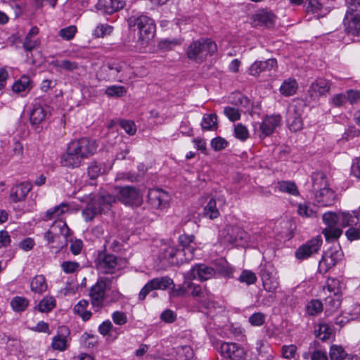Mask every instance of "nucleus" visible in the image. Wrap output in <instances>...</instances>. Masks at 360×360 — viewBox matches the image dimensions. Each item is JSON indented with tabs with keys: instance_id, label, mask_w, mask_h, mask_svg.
I'll return each mask as SVG.
<instances>
[{
	"instance_id": "64",
	"label": "nucleus",
	"mask_w": 360,
	"mask_h": 360,
	"mask_svg": "<svg viewBox=\"0 0 360 360\" xmlns=\"http://www.w3.org/2000/svg\"><path fill=\"white\" fill-rule=\"evenodd\" d=\"M345 235L351 241L360 239V224L357 226L349 227L346 231Z\"/></svg>"
},
{
	"instance_id": "33",
	"label": "nucleus",
	"mask_w": 360,
	"mask_h": 360,
	"mask_svg": "<svg viewBox=\"0 0 360 360\" xmlns=\"http://www.w3.org/2000/svg\"><path fill=\"white\" fill-rule=\"evenodd\" d=\"M194 239L195 237L193 235L182 234L179 237V242L182 246V249L180 250L185 252L187 255H191L193 259L195 257V250L199 248L197 243H195Z\"/></svg>"
},
{
	"instance_id": "11",
	"label": "nucleus",
	"mask_w": 360,
	"mask_h": 360,
	"mask_svg": "<svg viewBox=\"0 0 360 360\" xmlns=\"http://www.w3.org/2000/svg\"><path fill=\"white\" fill-rule=\"evenodd\" d=\"M118 200L126 205L139 207L143 202V196L139 191L132 186L117 187L115 188Z\"/></svg>"
},
{
	"instance_id": "30",
	"label": "nucleus",
	"mask_w": 360,
	"mask_h": 360,
	"mask_svg": "<svg viewBox=\"0 0 360 360\" xmlns=\"http://www.w3.org/2000/svg\"><path fill=\"white\" fill-rule=\"evenodd\" d=\"M124 6V0H98L96 8L105 13L112 14L123 8Z\"/></svg>"
},
{
	"instance_id": "23",
	"label": "nucleus",
	"mask_w": 360,
	"mask_h": 360,
	"mask_svg": "<svg viewBox=\"0 0 360 360\" xmlns=\"http://www.w3.org/2000/svg\"><path fill=\"white\" fill-rule=\"evenodd\" d=\"M276 15L271 11L259 10L253 14L250 18V23L253 27L266 26L271 27L276 21Z\"/></svg>"
},
{
	"instance_id": "41",
	"label": "nucleus",
	"mask_w": 360,
	"mask_h": 360,
	"mask_svg": "<svg viewBox=\"0 0 360 360\" xmlns=\"http://www.w3.org/2000/svg\"><path fill=\"white\" fill-rule=\"evenodd\" d=\"M51 65L58 70L73 71L78 68V64L76 62L68 60H54L51 62Z\"/></svg>"
},
{
	"instance_id": "22",
	"label": "nucleus",
	"mask_w": 360,
	"mask_h": 360,
	"mask_svg": "<svg viewBox=\"0 0 360 360\" xmlns=\"http://www.w3.org/2000/svg\"><path fill=\"white\" fill-rule=\"evenodd\" d=\"M70 330L65 327H61L58 333L52 338L51 347L53 350L64 352L69 347L71 342Z\"/></svg>"
},
{
	"instance_id": "28",
	"label": "nucleus",
	"mask_w": 360,
	"mask_h": 360,
	"mask_svg": "<svg viewBox=\"0 0 360 360\" xmlns=\"http://www.w3.org/2000/svg\"><path fill=\"white\" fill-rule=\"evenodd\" d=\"M286 122L290 130L297 131L302 129L303 122L301 114L297 111L295 105H290L287 110Z\"/></svg>"
},
{
	"instance_id": "38",
	"label": "nucleus",
	"mask_w": 360,
	"mask_h": 360,
	"mask_svg": "<svg viewBox=\"0 0 360 360\" xmlns=\"http://www.w3.org/2000/svg\"><path fill=\"white\" fill-rule=\"evenodd\" d=\"M215 347L224 358L231 359L234 352L233 349L236 348V343L219 341L216 343Z\"/></svg>"
},
{
	"instance_id": "59",
	"label": "nucleus",
	"mask_w": 360,
	"mask_h": 360,
	"mask_svg": "<svg viewBox=\"0 0 360 360\" xmlns=\"http://www.w3.org/2000/svg\"><path fill=\"white\" fill-rule=\"evenodd\" d=\"M81 338L85 347L88 348L94 347L98 342V337L94 334L85 333L82 335Z\"/></svg>"
},
{
	"instance_id": "32",
	"label": "nucleus",
	"mask_w": 360,
	"mask_h": 360,
	"mask_svg": "<svg viewBox=\"0 0 360 360\" xmlns=\"http://www.w3.org/2000/svg\"><path fill=\"white\" fill-rule=\"evenodd\" d=\"M47 108L44 106L40 101H35L30 112V122L32 124H38L46 118Z\"/></svg>"
},
{
	"instance_id": "63",
	"label": "nucleus",
	"mask_w": 360,
	"mask_h": 360,
	"mask_svg": "<svg viewBox=\"0 0 360 360\" xmlns=\"http://www.w3.org/2000/svg\"><path fill=\"white\" fill-rule=\"evenodd\" d=\"M347 96L345 94H338L330 98V103L335 107H340L347 103Z\"/></svg>"
},
{
	"instance_id": "52",
	"label": "nucleus",
	"mask_w": 360,
	"mask_h": 360,
	"mask_svg": "<svg viewBox=\"0 0 360 360\" xmlns=\"http://www.w3.org/2000/svg\"><path fill=\"white\" fill-rule=\"evenodd\" d=\"M340 281L337 278H328L324 290H327L331 295H339L341 288Z\"/></svg>"
},
{
	"instance_id": "9",
	"label": "nucleus",
	"mask_w": 360,
	"mask_h": 360,
	"mask_svg": "<svg viewBox=\"0 0 360 360\" xmlns=\"http://www.w3.org/2000/svg\"><path fill=\"white\" fill-rule=\"evenodd\" d=\"M224 231L226 233V240L230 243L250 245L255 243L251 237L245 231L240 224V222L234 220L226 226Z\"/></svg>"
},
{
	"instance_id": "44",
	"label": "nucleus",
	"mask_w": 360,
	"mask_h": 360,
	"mask_svg": "<svg viewBox=\"0 0 360 360\" xmlns=\"http://www.w3.org/2000/svg\"><path fill=\"white\" fill-rule=\"evenodd\" d=\"M89 302L85 300H80L74 307V311L79 314L84 321L89 320L91 316V313L86 309Z\"/></svg>"
},
{
	"instance_id": "48",
	"label": "nucleus",
	"mask_w": 360,
	"mask_h": 360,
	"mask_svg": "<svg viewBox=\"0 0 360 360\" xmlns=\"http://www.w3.org/2000/svg\"><path fill=\"white\" fill-rule=\"evenodd\" d=\"M346 356L347 353L342 346L333 345L330 347L329 352L330 360H343Z\"/></svg>"
},
{
	"instance_id": "1",
	"label": "nucleus",
	"mask_w": 360,
	"mask_h": 360,
	"mask_svg": "<svg viewBox=\"0 0 360 360\" xmlns=\"http://www.w3.org/2000/svg\"><path fill=\"white\" fill-rule=\"evenodd\" d=\"M323 221L326 227L323 230L326 240H337L342 233V227L357 226L360 224V215L356 210L340 211L337 213L328 212L323 214Z\"/></svg>"
},
{
	"instance_id": "18",
	"label": "nucleus",
	"mask_w": 360,
	"mask_h": 360,
	"mask_svg": "<svg viewBox=\"0 0 360 360\" xmlns=\"http://www.w3.org/2000/svg\"><path fill=\"white\" fill-rule=\"evenodd\" d=\"M342 250L338 248H330L323 254L319 262V271L323 273L327 272L342 259Z\"/></svg>"
},
{
	"instance_id": "17",
	"label": "nucleus",
	"mask_w": 360,
	"mask_h": 360,
	"mask_svg": "<svg viewBox=\"0 0 360 360\" xmlns=\"http://www.w3.org/2000/svg\"><path fill=\"white\" fill-rule=\"evenodd\" d=\"M172 284L173 281L168 276L153 278L141 288L139 294V299L143 300L150 291L154 290H165Z\"/></svg>"
},
{
	"instance_id": "51",
	"label": "nucleus",
	"mask_w": 360,
	"mask_h": 360,
	"mask_svg": "<svg viewBox=\"0 0 360 360\" xmlns=\"http://www.w3.org/2000/svg\"><path fill=\"white\" fill-rule=\"evenodd\" d=\"M341 304L340 296L331 295L326 299V311L332 312L338 309Z\"/></svg>"
},
{
	"instance_id": "43",
	"label": "nucleus",
	"mask_w": 360,
	"mask_h": 360,
	"mask_svg": "<svg viewBox=\"0 0 360 360\" xmlns=\"http://www.w3.org/2000/svg\"><path fill=\"white\" fill-rule=\"evenodd\" d=\"M323 304L319 300H311L306 305V313L309 316H317L323 311Z\"/></svg>"
},
{
	"instance_id": "10",
	"label": "nucleus",
	"mask_w": 360,
	"mask_h": 360,
	"mask_svg": "<svg viewBox=\"0 0 360 360\" xmlns=\"http://www.w3.org/2000/svg\"><path fill=\"white\" fill-rule=\"evenodd\" d=\"M281 121V117L278 115L266 116L262 122L253 123L254 134L263 139L275 131L280 125Z\"/></svg>"
},
{
	"instance_id": "16",
	"label": "nucleus",
	"mask_w": 360,
	"mask_h": 360,
	"mask_svg": "<svg viewBox=\"0 0 360 360\" xmlns=\"http://www.w3.org/2000/svg\"><path fill=\"white\" fill-rule=\"evenodd\" d=\"M148 202L153 209L163 210L166 208L170 200L169 195L160 188H152L148 192Z\"/></svg>"
},
{
	"instance_id": "26",
	"label": "nucleus",
	"mask_w": 360,
	"mask_h": 360,
	"mask_svg": "<svg viewBox=\"0 0 360 360\" xmlns=\"http://www.w3.org/2000/svg\"><path fill=\"white\" fill-rule=\"evenodd\" d=\"M344 25L347 32L360 34V13L348 9L344 19Z\"/></svg>"
},
{
	"instance_id": "8",
	"label": "nucleus",
	"mask_w": 360,
	"mask_h": 360,
	"mask_svg": "<svg viewBox=\"0 0 360 360\" xmlns=\"http://www.w3.org/2000/svg\"><path fill=\"white\" fill-rule=\"evenodd\" d=\"M231 102L237 108L226 106L224 108V114L231 122L239 120L241 112H249L252 106L250 101L239 93L233 95Z\"/></svg>"
},
{
	"instance_id": "60",
	"label": "nucleus",
	"mask_w": 360,
	"mask_h": 360,
	"mask_svg": "<svg viewBox=\"0 0 360 360\" xmlns=\"http://www.w3.org/2000/svg\"><path fill=\"white\" fill-rule=\"evenodd\" d=\"M210 145L214 150L219 151L228 146V141L221 136H217L211 140Z\"/></svg>"
},
{
	"instance_id": "54",
	"label": "nucleus",
	"mask_w": 360,
	"mask_h": 360,
	"mask_svg": "<svg viewBox=\"0 0 360 360\" xmlns=\"http://www.w3.org/2000/svg\"><path fill=\"white\" fill-rule=\"evenodd\" d=\"M238 280L247 285H252L257 281V276L252 271L245 269L241 272Z\"/></svg>"
},
{
	"instance_id": "46",
	"label": "nucleus",
	"mask_w": 360,
	"mask_h": 360,
	"mask_svg": "<svg viewBox=\"0 0 360 360\" xmlns=\"http://www.w3.org/2000/svg\"><path fill=\"white\" fill-rule=\"evenodd\" d=\"M278 188L281 192L287 193L295 196L299 195V191L294 182L288 181H280L278 184Z\"/></svg>"
},
{
	"instance_id": "36",
	"label": "nucleus",
	"mask_w": 360,
	"mask_h": 360,
	"mask_svg": "<svg viewBox=\"0 0 360 360\" xmlns=\"http://www.w3.org/2000/svg\"><path fill=\"white\" fill-rule=\"evenodd\" d=\"M31 89V79L27 75L22 76L14 82L12 89L16 93L27 92Z\"/></svg>"
},
{
	"instance_id": "37",
	"label": "nucleus",
	"mask_w": 360,
	"mask_h": 360,
	"mask_svg": "<svg viewBox=\"0 0 360 360\" xmlns=\"http://www.w3.org/2000/svg\"><path fill=\"white\" fill-rule=\"evenodd\" d=\"M262 65H276V60L275 58H270L265 61H255L250 67L248 70L249 74L252 76H259L263 72L262 70Z\"/></svg>"
},
{
	"instance_id": "5",
	"label": "nucleus",
	"mask_w": 360,
	"mask_h": 360,
	"mask_svg": "<svg viewBox=\"0 0 360 360\" xmlns=\"http://www.w3.org/2000/svg\"><path fill=\"white\" fill-rule=\"evenodd\" d=\"M191 279H185L184 285L191 295L198 297V302L202 306L208 310L210 316H213V311L219 309L221 310V307H218L217 304L214 301L213 295H212L207 289L202 288L200 285H196L191 281Z\"/></svg>"
},
{
	"instance_id": "6",
	"label": "nucleus",
	"mask_w": 360,
	"mask_h": 360,
	"mask_svg": "<svg viewBox=\"0 0 360 360\" xmlns=\"http://www.w3.org/2000/svg\"><path fill=\"white\" fill-rule=\"evenodd\" d=\"M217 50V44L211 39H200L189 45L186 55L191 60L202 61L207 56L214 53Z\"/></svg>"
},
{
	"instance_id": "40",
	"label": "nucleus",
	"mask_w": 360,
	"mask_h": 360,
	"mask_svg": "<svg viewBox=\"0 0 360 360\" xmlns=\"http://www.w3.org/2000/svg\"><path fill=\"white\" fill-rule=\"evenodd\" d=\"M203 215L210 219H214L219 216V211L217 207V202L213 198H210L205 206Z\"/></svg>"
},
{
	"instance_id": "50",
	"label": "nucleus",
	"mask_w": 360,
	"mask_h": 360,
	"mask_svg": "<svg viewBox=\"0 0 360 360\" xmlns=\"http://www.w3.org/2000/svg\"><path fill=\"white\" fill-rule=\"evenodd\" d=\"M297 213L302 217H316L317 211L311 207L308 204L300 203L297 206Z\"/></svg>"
},
{
	"instance_id": "24",
	"label": "nucleus",
	"mask_w": 360,
	"mask_h": 360,
	"mask_svg": "<svg viewBox=\"0 0 360 360\" xmlns=\"http://www.w3.org/2000/svg\"><path fill=\"white\" fill-rule=\"evenodd\" d=\"M70 229L67 226L65 221H54L51 226L50 230L44 234V238L48 243H53L59 235L65 238L68 236Z\"/></svg>"
},
{
	"instance_id": "15",
	"label": "nucleus",
	"mask_w": 360,
	"mask_h": 360,
	"mask_svg": "<svg viewBox=\"0 0 360 360\" xmlns=\"http://www.w3.org/2000/svg\"><path fill=\"white\" fill-rule=\"evenodd\" d=\"M98 271L103 274H112L120 269V260L111 254H101L96 261Z\"/></svg>"
},
{
	"instance_id": "61",
	"label": "nucleus",
	"mask_w": 360,
	"mask_h": 360,
	"mask_svg": "<svg viewBox=\"0 0 360 360\" xmlns=\"http://www.w3.org/2000/svg\"><path fill=\"white\" fill-rule=\"evenodd\" d=\"M120 125L130 136L134 135L136 132V126L131 120H122L120 122Z\"/></svg>"
},
{
	"instance_id": "19",
	"label": "nucleus",
	"mask_w": 360,
	"mask_h": 360,
	"mask_svg": "<svg viewBox=\"0 0 360 360\" xmlns=\"http://www.w3.org/2000/svg\"><path fill=\"white\" fill-rule=\"evenodd\" d=\"M106 287V281L100 278L91 288L90 297L91 304L96 311H98L104 306Z\"/></svg>"
},
{
	"instance_id": "56",
	"label": "nucleus",
	"mask_w": 360,
	"mask_h": 360,
	"mask_svg": "<svg viewBox=\"0 0 360 360\" xmlns=\"http://www.w3.org/2000/svg\"><path fill=\"white\" fill-rule=\"evenodd\" d=\"M234 136L236 139L245 141L249 137V131L245 126L239 123L235 125Z\"/></svg>"
},
{
	"instance_id": "29",
	"label": "nucleus",
	"mask_w": 360,
	"mask_h": 360,
	"mask_svg": "<svg viewBox=\"0 0 360 360\" xmlns=\"http://www.w3.org/2000/svg\"><path fill=\"white\" fill-rule=\"evenodd\" d=\"M69 210V205L62 202L58 205L49 209L43 217V219L46 221L51 219H55L54 221H65L64 215L68 213Z\"/></svg>"
},
{
	"instance_id": "27",
	"label": "nucleus",
	"mask_w": 360,
	"mask_h": 360,
	"mask_svg": "<svg viewBox=\"0 0 360 360\" xmlns=\"http://www.w3.org/2000/svg\"><path fill=\"white\" fill-rule=\"evenodd\" d=\"M32 186L30 182L25 181L13 186L10 192V198L14 202L22 201L27 195L32 190Z\"/></svg>"
},
{
	"instance_id": "53",
	"label": "nucleus",
	"mask_w": 360,
	"mask_h": 360,
	"mask_svg": "<svg viewBox=\"0 0 360 360\" xmlns=\"http://www.w3.org/2000/svg\"><path fill=\"white\" fill-rule=\"evenodd\" d=\"M105 92L108 97H121L127 93V89L123 86L112 85L107 87Z\"/></svg>"
},
{
	"instance_id": "14",
	"label": "nucleus",
	"mask_w": 360,
	"mask_h": 360,
	"mask_svg": "<svg viewBox=\"0 0 360 360\" xmlns=\"http://www.w3.org/2000/svg\"><path fill=\"white\" fill-rule=\"evenodd\" d=\"M260 277L264 289L269 292H275L279 287L277 272L271 266H265L261 269Z\"/></svg>"
},
{
	"instance_id": "25",
	"label": "nucleus",
	"mask_w": 360,
	"mask_h": 360,
	"mask_svg": "<svg viewBox=\"0 0 360 360\" xmlns=\"http://www.w3.org/2000/svg\"><path fill=\"white\" fill-rule=\"evenodd\" d=\"M83 160L77 152L72 150V146L69 143L66 151L60 157V162L63 167L76 168L82 165Z\"/></svg>"
},
{
	"instance_id": "3",
	"label": "nucleus",
	"mask_w": 360,
	"mask_h": 360,
	"mask_svg": "<svg viewBox=\"0 0 360 360\" xmlns=\"http://www.w3.org/2000/svg\"><path fill=\"white\" fill-rule=\"evenodd\" d=\"M313 187L317 190L315 194V200L321 206H330L335 200V193L328 186L325 175L317 172L312 175Z\"/></svg>"
},
{
	"instance_id": "2",
	"label": "nucleus",
	"mask_w": 360,
	"mask_h": 360,
	"mask_svg": "<svg viewBox=\"0 0 360 360\" xmlns=\"http://www.w3.org/2000/svg\"><path fill=\"white\" fill-rule=\"evenodd\" d=\"M127 22L131 30L137 31V43L142 48L147 46L155 34L154 20L146 15L136 13L131 15Z\"/></svg>"
},
{
	"instance_id": "31",
	"label": "nucleus",
	"mask_w": 360,
	"mask_h": 360,
	"mask_svg": "<svg viewBox=\"0 0 360 360\" xmlns=\"http://www.w3.org/2000/svg\"><path fill=\"white\" fill-rule=\"evenodd\" d=\"M110 69L120 74L119 81L121 82H125L137 77L133 68L125 62H120Z\"/></svg>"
},
{
	"instance_id": "62",
	"label": "nucleus",
	"mask_w": 360,
	"mask_h": 360,
	"mask_svg": "<svg viewBox=\"0 0 360 360\" xmlns=\"http://www.w3.org/2000/svg\"><path fill=\"white\" fill-rule=\"evenodd\" d=\"M297 354V347L294 345H283L282 347V356L285 359H293Z\"/></svg>"
},
{
	"instance_id": "58",
	"label": "nucleus",
	"mask_w": 360,
	"mask_h": 360,
	"mask_svg": "<svg viewBox=\"0 0 360 360\" xmlns=\"http://www.w3.org/2000/svg\"><path fill=\"white\" fill-rule=\"evenodd\" d=\"M77 27L75 25H70L68 27H66L65 28H63L59 32V36L66 40L69 41L74 38L76 32H77Z\"/></svg>"
},
{
	"instance_id": "35",
	"label": "nucleus",
	"mask_w": 360,
	"mask_h": 360,
	"mask_svg": "<svg viewBox=\"0 0 360 360\" xmlns=\"http://www.w3.org/2000/svg\"><path fill=\"white\" fill-rule=\"evenodd\" d=\"M47 288L46 281L43 275H37L30 281V289L34 293L42 294Z\"/></svg>"
},
{
	"instance_id": "47",
	"label": "nucleus",
	"mask_w": 360,
	"mask_h": 360,
	"mask_svg": "<svg viewBox=\"0 0 360 360\" xmlns=\"http://www.w3.org/2000/svg\"><path fill=\"white\" fill-rule=\"evenodd\" d=\"M333 330L330 326L326 323H320L318 329L315 330V334L317 338L321 340H327L330 338Z\"/></svg>"
},
{
	"instance_id": "21",
	"label": "nucleus",
	"mask_w": 360,
	"mask_h": 360,
	"mask_svg": "<svg viewBox=\"0 0 360 360\" xmlns=\"http://www.w3.org/2000/svg\"><path fill=\"white\" fill-rule=\"evenodd\" d=\"M215 274V270L204 264L193 266L189 271L184 275L185 279H198L206 281L212 278Z\"/></svg>"
},
{
	"instance_id": "49",
	"label": "nucleus",
	"mask_w": 360,
	"mask_h": 360,
	"mask_svg": "<svg viewBox=\"0 0 360 360\" xmlns=\"http://www.w3.org/2000/svg\"><path fill=\"white\" fill-rule=\"evenodd\" d=\"M56 306V300L53 297H44L38 304V309L41 312H49Z\"/></svg>"
},
{
	"instance_id": "7",
	"label": "nucleus",
	"mask_w": 360,
	"mask_h": 360,
	"mask_svg": "<svg viewBox=\"0 0 360 360\" xmlns=\"http://www.w3.org/2000/svg\"><path fill=\"white\" fill-rule=\"evenodd\" d=\"M115 197L109 194L94 198L82 211L84 219L86 221H91L97 214L108 210L110 206L115 202Z\"/></svg>"
},
{
	"instance_id": "4",
	"label": "nucleus",
	"mask_w": 360,
	"mask_h": 360,
	"mask_svg": "<svg viewBox=\"0 0 360 360\" xmlns=\"http://www.w3.org/2000/svg\"><path fill=\"white\" fill-rule=\"evenodd\" d=\"M158 258L162 266L179 265L193 259L191 255L176 248L174 245L162 243Z\"/></svg>"
},
{
	"instance_id": "42",
	"label": "nucleus",
	"mask_w": 360,
	"mask_h": 360,
	"mask_svg": "<svg viewBox=\"0 0 360 360\" xmlns=\"http://www.w3.org/2000/svg\"><path fill=\"white\" fill-rule=\"evenodd\" d=\"M113 30V27L108 24L99 23L94 29L92 35L95 38H103L110 35Z\"/></svg>"
},
{
	"instance_id": "39",
	"label": "nucleus",
	"mask_w": 360,
	"mask_h": 360,
	"mask_svg": "<svg viewBox=\"0 0 360 360\" xmlns=\"http://www.w3.org/2000/svg\"><path fill=\"white\" fill-rule=\"evenodd\" d=\"M201 126L203 130L214 131L218 128L217 117L215 114H205L202 117Z\"/></svg>"
},
{
	"instance_id": "55",
	"label": "nucleus",
	"mask_w": 360,
	"mask_h": 360,
	"mask_svg": "<svg viewBox=\"0 0 360 360\" xmlns=\"http://www.w3.org/2000/svg\"><path fill=\"white\" fill-rule=\"evenodd\" d=\"M176 360H188L192 358L193 352L190 346H181L177 349Z\"/></svg>"
},
{
	"instance_id": "20",
	"label": "nucleus",
	"mask_w": 360,
	"mask_h": 360,
	"mask_svg": "<svg viewBox=\"0 0 360 360\" xmlns=\"http://www.w3.org/2000/svg\"><path fill=\"white\" fill-rule=\"evenodd\" d=\"M322 245L321 236H316L301 245L295 252V257L298 259H305L313 254L316 253Z\"/></svg>"
},
{
	"instance_id": "13",
	"label": "nucleus",
	"mask_w": 360,
	"mask_h": 360,
	"mask_svg": "<svg viewBox=\"0 0 360 360\" xmlns=\"http://www.w3.org/2000/svg\"><path fill=\"white\" fill-rule=\"evenodd\" d=\"M331 82L326 79L319 78L313 82L307 91V98L310 101H317L320 98L326 96L331 88Z\"/></svg>"
},
{
	"instance_id": "45",
	"label": "nucleus",
	"mask_w": 360,
	"mask_h": 360,
	"mask_svg": "<svg viewBox=\"0 0 360 360\" xmlns=\"http://www.w3.org/2000/svg\"><path fill=\"white\" fill-rule=\"evenodd\" d=\"M11 305L13 311L21 312L25 311L28 307L29 300L24 297L15 296L12 299Z\"/></svg>"
},
{
	"instance_id": "12",
	"label": "nucleus",
	"mask_w": 360,
	"mask_h": 360,
	"mask_svg": "<svg viewBox=\"0 0 360 360\" xmlns=\"http://www.w3.org/2000/svg\"><path fill=\"white\" fill-rule=\"evenodd\" d=\"M70 144L72 146V150L77 152L83 160L94 155L98 148L96 141L86 137L72 141Z\"/></svg>"
},
{
	"instance_id": "34",
	"label": "nucleus",
	"mask_w": 360,
	"mask_h": 360,
	"mask_svg": "<svg viewBox=\"0 0 360 360\" xmlns=\"http://www.w3.org/2000/svg\"><path fill=\"white\" fill-rule=\"evenodd\" d=\"M298 89V84L295 79L288 78L285 79L280 86L279 91L283 96H291L296 94Z\"/></svg>"
},
{
	"instance_id": "57",
	"label": "nucleus",
	"mask_w": 360,
	"mask_h": 360,
	"mask_svg": "<svg viewBox=\"0 0 360 360\" xmlns=\"http://www.w3.org/2000/svg\"><path fill=\"white\" fill-rule=\"evenodd\" d=\"M266 320V315L262 312H255L248 319L250 324L255 327L262 326Z\"/></svg>"
}]
</instances>
